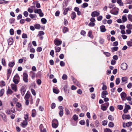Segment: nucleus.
Instances as JSON below:
<instances>
[{"label": "nucleus", "instance_id": "28", "mask_svg": "<svg viewBox=\"0 0 132 132\" xmlns=\"http://www.w3.org/2000/svg\"><path fill=\"white\" fill-rule=\"evenodd\" d=\"M30 95L28 93H27L25 95L24 97V98L25 100H28L30 97Z\"/></svg>", "mask_w": 132, "mask_h": 132}, {"label": "nucleus", "instance_id": "25", "mask_svg": "<svg viewBox=\"0 0 132 132\" xmlns=\"http://www.w3.org/2000/svg\"><path fill=\"white\" fill-rule=\"evenodd\" d=\"M36 110L35 109H33L32 111V116L33 117H35L36 116Z\"/></svg>", "mask_w": 132, "mask_h": 132}, {"label": "nucleus", "instance_id": "46", "mask_svg": "<svg viewBox=\"0 0 132 132\" xmlns=\"http://www.w3.org/2000/svg\"><path fill=\"white\" fill-rule=\"evenodd\" d=\"M120 80L119 78H117L116 81V84L117 85H118L120 83Z\"/></svg>", "mask_w": 132, "mask_h": 132}, {"label": "nucleus", "instance_id": "35", "mask_svg": "<svg viewBox=\"0 0 132 132\" xmlns=\"http://www.w3.org/2000/svg\"><path fill=\"white\" fill-rule=\"evenodd\" d=\"M65 110L66 112V114L67 115H68L70 114V112L68 109L66 108L65 109Z\"/></svg>", "mask_w": 132, "mask_h": 132}, {"label": "nucleus", "instance_id": "11", "mask_svg": "<svg viewBox=\"0 0 132 132\" xmlns=\"http://www.w3.org/2000/svg\"><path fill=\"white\" fill-rule=\"evenodd\" d=\"M11 87L12 89L15 92L17 90L16 86L15 84H12L11 85Z\"/></svg>", "mask_w": 132, "mask_h": 132}, {"label": "nucleus", "instance_id": "24", "mask_svg": "<svg viewBox=\"0 0 132 132\" xmlns=\"http://www.w3.org/2000/svg\"><path fill=\"white\" fill-rule=\"evenodd\" d=\"M15 63L14 62H10L9 63V66L10 67H12L14 65Z\"/></svg>", "mask_w": 132, "mask_h": 132}, {"label": "nucleus", "instance_id": "59", "mask_svg": "<svg viewBox=\"0 0 132 132\" xmlns=\"http://www.w3.org/2000/svg\"><path fill=\"white\" fill-rule=\"evenodd\" d=\"M103 53L107 57H109L110 55V53L108 52H104Z\"/></svg>", "mask_w": 132, "mask_h": 132}, {"label": "nucleus", "instance_id": "47", "mask_svg": "<svg viewBox=\"0 0 132 132\" xmlns=\"http://www.w3.org/2000/svg\"><path fill=\"white\" fill-rule=\"evenodd\" d=\"M63 114V110H60L59 113V114L60 117H62Z\"/></svg>", "mask_w": 132, "mask_h": 132}, {"label": "nucleus", "instance_id": "54", "mask_svg": "<svg viewBox=\"0 0 132 132\" xmlns=\"http://www.w3.org/2000/svg\"><path fill=\"white\" fill-rule=\"evenodd\" d=\"M69 10V9H65L63 12L64 14V15L66 14H67L68 11Z\"/></svg>", "mask_w": 132, "mask_h": 132}, {"label": "nucleus", "instance_id": "15", "mask_svg": "<svg viewBox=\"0 0 132 132\" xmlns=\"http://www.w3.org/2000/svg\"><path fill=\"white\" fill-rule=\"evenodd\" d=\"M27 125V121L23 120V122L21 124V126L24 128Z\"/></svg>", "mask_w": 132, "mask_h": 132}, {"label": "nucleus", "instance_id": "38", "mask_svg": "<svg viewBox=\"0 0 132 132\" xmlns=\"http://www.w3.org/2000/svg\"><path fill=\"white\" fill-rule=\"evenodd\" d=\"M127 28L129 29H132V25L131 24H128L126 26Z\"/></svg>", "mask_w": 132, "mask_h": 132}, {"label": "nucleus", "instance_id": "12", "mask_svg": "<svg viewBox=\"0 0 132 132\" xmlns=\"http://www.w3.org/2000/svg\"><path fill=\"white\" fill-rule=\"evenodd\" d=\"M101 31L102 32H104L106 31L105 26L104 25L101 26L100 27Z\"/></svg>", "mask_w": 132, "mask_h": 132}, {"label": "nucleus", "instance_id": "17", "mask_svg": "<svg viewBox=\"0 0 132 132\" xmlns=\"http://www.w3.org/2000/svg\"><path fill=\"white\" fill-rule=\"evenodd\" d=\"M13 40L12 38H10L8 40V42L9 45H11L13 43Z\"/></svg>", "mask_w": 132, "mask_h": 132}, {"label": "nucleus", "instance_id": "16", "mask_svg": "<svg viewBox=\"0 0 132 132\" xmlns=\"http://www.w3.org/2000/svg\"><path fill=\"white\" fill-rule=\"evenodd\" d=\"M122 117L123 119H129L130 118V116L129 115H123L122 116Z\"/></svg>", "mask_w": 132, "mask_h": 132}, {"label": "nucleus", "instance_id": "34", "mask_svg": "<svg viewBox=\"0 0 132 132\" xmlns=\"http://www.w3.org/2000/svg\"><path fill=\"white\" fill-rule=\"evenodd\" d=\"M76 17V14L75 12H73L71 14V18L72 19H74Z\"/></svg>", "mask_w": 132, "mask_h": 132}, {"label": "nucleus", "instance_id": "27", "mask_svg": "<svg viewBox=\"0 0 132 132\" xmlns=\"http://www.w3.org/2000/svg\"><path fill=\"white\" fill-rule=\"evenodd\" d=\"M2 63L3 65L5 66L6 64L5 61V59L4 58L2 59Z\"/></svg>", "mask_w": 132, "mask_h": 132}, {"label": "nucleus", "instance_id": "61", "mask_svg": "<svg viewBox=\"0 0 132 132\" xmlns=\"http://www.w3.org/2000/svg\"><path fill=\"white\" fill-rule=\"evenodd\" d=\"M60 64L61 66L63 67L65 65V63L63 61H61L60 62Z\"/></svg>", "mask_w": 132, "mask_h": 132}, {"label": "nucleus", "instance_id": "8", "mask_svg": "<svg viewBox=\"0 0 132 132\" xmlns=\"http://www.w3.org/2000/svg\"><path fill=\"white\" fill-rule=\"evenodd\" d=\"M100 15V13L99 12L95 11L92 12L91 14L92 16L93 17L97 16Z\"/></svg>", "mask_w": 132, "mask_h": 132}, {"label": "nucleus", "instance_id": "13", "mask_svg": "<svg viewBox=\"0 0 132 132\" xmlns=\"http://www.w3.org/2000/svg\"><path fill=\"white\" fill-rule=\"evenodd\" d=\"M108 94V93L106 91H103L102 94V97L103 98H105Z\"/></svg>", "mask_w": 132, "mask_h": 132}, {"label": "nucleus", "instance_id": "64", "mask_svg": "<svg viewBox=\"0 0 132 132\" xmlns=\"http://www.w3.org/2000/svg\"><path fill=\"white\" fill-rule=\"evenodd\" d=\"M127 87L129 88H130L132 87V84L130 83H129L127 85Z\"/></svg>", "mask_w": 132, "mask_h": 132}, {"label": "nucleus", "instance_id": "23", "mask_svg": "<svg viewBox=\"0 0 132 132\" xmlns=\"http://www.w3.org/2000/svg\"><path fill=\"white\" fill-rule=\"evenodd\" d=\"M41 21L43 24H45L46 23L47 21L45 18H42L41 20Z\"/></svg>", "mask_w": 132, "mask_h": 132}, {"label": "nucleus", "instance_id": "52", "mask_svg": "<svg viewBox=\"0 0 132 132\" xmlns=\"http://www.w3.org/2000/svg\"><path fill=\"white\" fill-rule=\"evenodd\" d=\"M107 121L105 120L102 122V125L103 126H105L106 125L107 123Z\"/></svg>", "mask_w": 132, "mask_h": 132}, {"label": "nucleus", "instance_id": "63", "mask_svg": "<svg viewBox=\"0 0 132 132\" xmlns=\"http://www.w3.org/2000/svg\"><path fill=\"white\" fill-rule=\"evenodd\" d=\"M42 50V48L40 47H38L37 49V51L38 52H41Z\"/></svg>", "mask_w": 132, "mask_h": 132}, {"label": "nucleus", "instance_id": "53", "mask_svg": "<svg viewBox=\"0 0 132 132\" xmlns=\"http://www.w3.org/2000/svg\"><path fill=\"white\" fill-rule=\"evenodd\" d=\"M126 100H127L129 101H131V100L132 98L130 96L126 97Z\"/></svg>", "mask_w": 132, "mask_h": 132}, {"label": "nucleus", "instance_id": "41", "mask_svg": "<svg viewBox=\"0 0 132 132\" xmlns=\"http://www.w3.org/2000/svg\"><path fill=\"white\" fill-rule=\"evenodd\" d=\"M128 18L129 20L132 22V15L130 14H129L128 16Z\"/></svg>", "mask_w": 132, "mask_h": 132}, {"label": "nucleus", "instance_id": "14", "mask_svg": "<svg viewBox=\"0 0 132 132\" xmlns=\"http://www.w3.org/2000/svg\"><path fill=\"white\" fill-rule=\"evenodd\" d=\"M12 69H10L7 70V78L8 79L10 77V76L11 73L12 72Z\"/></svg>", "mask_w": 132, "mask_h": 132}, {"label": "nucleus", "instance_id": "30", "mask_svg": "<svg viewBox=\"0 0 132 132\" xmlns=\"http://www.w3.org/2000/svg\"><path fill=\"white\" fill-rule=\"evenodd\" d=\"M107 108V107L104 105H101V109L103 111L106 110Z\"/></svg>", "mask_w": 132, "mask_h": 132}, {"label": "nucleus", "instance_id": "33", "mask_svg": "<svg viewBox=\"0 0 132 132\" xmlns=\"http://www.w3.org/2000/svg\"><path fill=\"white\" fill-rule=\"evenodd\" d=\"M9 2V1H5L3 0H0V4L2 3L7 4Z\"/></svg>", "mask_w": 132, "mask_h": 132}, {"label": "nucleus", "instance_id": "7", "mask_svg": "<svg viewBox=\"0 0 132 132\" xmlns=\"http://www.w3.org/2000/svg\"><path fill=\"white\" fill-rule=\"evenodd\" d=\"M127 65L126 63H123L121 64V68L122 69L125 70L127 69Z\"/></svg>", "mask_w": 132, "mask_h": 132}, {"label": "nucleus", "instance_id": "26", "mask_svg": "<svg viewBox=\"0 0 132 132\" xmlns=\"http://www.w3.org/2000/svg\"><path fill=\"white\" fill-rule=\"evenodd\" d=\"M44 34V32L43 31H40L39 32L37 36H40Z\"/></svg>", "mask_w": 132, "mask_h": 132}, {"label": "nucleus", "instance_id": "57", "mask_svg": "<svg viewBox=\"0 0 132 132\" xmlns=\"http://www.w3.org/2000/svg\"><path fill=\"white\" fill-rule=\"evenodd\" d=\"M22 37L23 38H27V36L26 34L24 33L22 35Z\"/></svg>", "mask_w": 132, "mask_h": 132}, {"label": "nucleus", "instance_id": "49", "mask_svg": "<svg viewBox=\"0 0 132 132\" xmlns=\"http://www.w3.org/2000/svg\"><path fill=\"white\" fill-rule=\"evenodd\" d=\"M88 36L90 37L91 38H93V36L92 35V31H89L88 33Z\"/></svg>", "mask_w": 132, "mask_h": 132}, {"label": "nucleus", "instance_id": "20", "mask_svg": "<svg viewBox=\"0 0 132 132\" xmlns=\"http://www.w3.org/2000/svg\"><path fill=\"white\" fill-rule=\"evenodd\" d=\"M122 19L123 22H125L127 21V19L126 15H125L122 16Z\"/></svg>", "mask_w": 132, "mask_h": 132}, {"label": "nucleus", "instance_id": "18", "mask_svg": "<svg viewBox=\"0 0 132 132\" xmlns=\"http://www.w3.org/2000/svg\"><path fill=\"white\" fill-rule=\"evenodd\" d=\"M128 79L126 77H123L122 78V81L123 82H125V83L127 82V80Z\"/></svg>", "mask_w": 132, "mask_h": 132}, {"label": "nucleus", "instance_id": "42", "mask_svg": "<svg viewBox=\"0 0 132 132\" xmlns=\"http://www.w3.org/2000/svg\"><path fill=\"white\" fill-rule=\"evenodd\" d=\"M118 108L120 110H122L123 109V106L121 105H119L117 106Z\"/></svg>", "mask_w": 132, "mask_h": 132}, {"label": "nucleus", "instance_id": "32", "mask_svg": "<svg viewBox=\"0 0 132 132\" xmlns=\"http://www.w3.org/2000/svg\"><path fill=\"white\" fill-rule=\"evenodd\" d=\"M53 91L54 93L56 94H58L59 93V90L58 89L55 88H53Z\"/></svg>", "mask_w": 132, "mask_h": 132}, {"label": "nucleus", "instance_id": "22", "mask_svg": "<svg viewBox=\"0 0 132 132\" xmlns=\"http://www.w3.org/2000/svg\"><path fill=\"white\" fill-rule=\"evenodd\" d=\"M68 31V29L66 27H64L63 28V31L64 33H65L66 32Z\"/></svg>", "mask_w": 132, "mask_h": 132}, {"label": "nucleus", "instance_id": "37", "mask_svg": "<svg viewBox=\"0 0 132 132\" xmlns=\"http://www.w3.org/2000/svg\"><path fill=\"white\" fill-rule=\"evenodd\" d=\"M35 28L37 29H39L40 27V26L39 24H37L34 26Z\"/></svg>", "mask_w": 132, "mask_h": 132}, {"label": "nucleus", "instance_id": "21", "mask_svg": "<svg viewBox=\"0 0 132 132\" xmlns=\"http://www.w3.org/2000/svg\"><path fill=\"white\" fill-rule=\"evenodd\" d=\"M55 52H59L61 49V48L57 46H56L55 47Z\"/></svg>", "mask_w": 132, "mask_h": 132}, {"label": "nucleus", "instance_id": "55", "mask_svg": "<svg viewBox=\"0 0 132 132\" xmlns=\"http://www.w3.org/2000/svg\"><path fill=\"white\" fill-rule=\"evenodd\" d=\"M23 15L25 17H27L28 15V13L27 11H25L24 12Z\"/></svg>", "mask_w": 132, "mask_h": 132}, {"label": "nucleus", "instance_id": "36", "mask_svg": "<svg viewBox=\"0 0 132 132\" xmlns=\"http://www.w3.org/2000/svg\"><path fill=\"white\" fill-rule=\"evenodd\" d=\"M109 7L110 8H116L113 4H110L109 5Z\"/></svg>", "mask_w": 132, "mask_h": 132}, {"label": "nucleus", "instance_id": "6", "mask_svg": "<svg viewBox=\"0 0 132 132\" xmlns=\"http://www.w3.org/2000/svg\"><path fill=\"white\" fill-rule=\"evenodd\" d=\"M23 80L24 81L26 82H28V75L26 73H23Z\"/></svg>", "mask_w": 132, "mask_h": 132}, {"label": "nucleus", "instance_id": "29", "mask_svg": "<svg viewBox=\"0 0 132 132\" xmlns=\"http://www.w3.org/2000/svg\"><path fill=\"white\" fill-rule=\"evenodd\" d=\"M112 52H114V51H117L118 49V47H115L112 48H111Z\"/></svg>", "mask_w": 132, "mask_h": 132}, {"label": "nucleus", "instance_id": "44", "mask_svg": "<svg viewBox=\"0 0 132 132\" xmlns=\"http://www.w3.org/2000/svg\"><path fill=\"white\" fill-rule=\"evenodd\" d=\"M73 118L74 120L76 121L78 119V117L76 114H75L73 116Z\"/></svg>", "mask_w": 132, "mask_h": 132}, {"label": "nucleus", "instance_id": "19", "mask_svg": "<svg viewBox=\"0 0 132 132\" xmlns=\"http://www.w3.org/2000/svg\"><path fill=\"white\" fill-rule=\"evenodd\" d=\"M117 3L119 4L120 6H123V3L122 2L121 0H117Z\"/></svg>", "mask_w": 132, "mask_h": 132}, {"label": "nucleus", "instance_id": "5", "mask_svg": "<svg viewBox=\"0 0 132 132\" xmlns=\"http://www.w3.org/2000/svg\"><path fill=\"white\" fill-rule=\"evenodd\" d=\"M62 41L61 40L55 39L54 41V44L57 46H59L62 43Z\"/></svg>", "mask_w": 132, "mask_h": 132}, {"label": "nucleus", "instance_id": "31", "mask_svg": "<svg viewBox=\"0 0 132 132\" xmlns=\"http://www.w3.org/2000/svg\"><path fill=\"white\" fill-rule=\"evenodd\" d=\"M29 16L32 19H34V20H35L36 19H34L35 18L36 15L35 14H30L29 15Z\"/></svg>", "mask_w": 132, "mask_h": 132}, {"label": "nucleus", "instance_id": "40", "mask_svg": "<svg viewBox=\"0 0 132 132\" xmlns=\"http://www.w3.org/2000/svg\"><path fill=\"white\" fill-rule=\"evenodd\" d=\"M88 4L87 3H84L82 5V8H85L88 6Z\"/></svg>", "mask_w": 132, "mask_h": 132}, {"label": "nucleus", "instance_id": "9", "mask_svg": "<svg viewBox=\"0 0 132 132\" xmlns=\"http://www.w3.org/2000/svg\"><path fill=\"white\" fill-rule=\"evenodd\" d=\"M110 13L114 15H117L118 13V10H116L115 9H112L110 11Z\"/></svg>", "mask_w": 132, "mask_h": 132}, {"label": "nucleus", "instance_id": "45", "mask_svg": "<svg viewBox=\"0 0 132 132\" xmlns=\"http://www.w3.org/2000/svg\"><path fill=\"white\" fill-rule=\"evenodd\" d=\"M28 115H29L28 114H26L24 115V120L27 121V120L28 118Z\"/></svg>", "mask_w": 132, "mask_h": 132}, {"label": "nucleus", "instance_id": "62", "mask_svg": "<svg viewBox=\"0 0 132 132\" xmlns=\"http://www.w3.org/2000/svg\"><path fill=\"white\" fill-rule=\"evenodd\" d=\"M128 45L129 46H132V42L131 41H128L127 43Z\"/></svg>", "mask_w": 132, "mask_h": 132}, {"label": "nucleus", "instance_id": "10", "mask_svg": "<svg viewBox=\"0 0 132 132\" xmlns=\"http://www.w3.org/2000/svg\"><path fill=\"white\" fill-rule=\"evenodd\" d=\"M21 91L22 95L23 96L24 95L26 91L25 88L24 86H22L21 87Z\"/></svg>", "mask_w": 132, "mask_h": 132}, {"label": "nucleus", "instance_id": "60", "mask_svg": "<svg viewBox=\"0 0 132 132\" xmlns=\"http://www.w3.org/2000/svg\"><path fill=\"white\" fill-rule=\"evenodd\" d=\"M108 119L111 120H114V118H113L112 116L111 115H110L108 117Z\"/></svg>", "mask_w": 132, "mask_h": 132}, {"label": "nucleus", "instance_id": "4", "mask_svg": "<svg viewBox=\"0 0 132 132\" xmlns=\"http://www.w3.org/2000/svg\"><path fill=\"white\" fill-rule=\"evenodd\" d=\"M34 12L35 13H38L39 14V15L40 17H42L44 15L43 13L42 12V11L41 9L35 10L34 11Z\"/></svg>", "mask_w": 132, "mask_h": 132}, {"label": "nucleus", "instance_id": "3", "mask_svg": "<svg viewBox=\"0 0 132 132\" xmlns=\"http://www.w3.org/2000/svg\"><path fill=\"white\" fill-rule=\"evenodd\" d=\"M127 95L124 92H122L121 93L120 96L123 101L126 100V98L127 96Z\"/></svg>", "mask_w": 132, "mask_h": 132}, {"label": "nucleus", "instance_id": "50", "mask_svg": "<svg viewBox=\"0 0 132 132\" xmlns=\"http://www.w3.org/2000/svg\"><path fill=\"white\" fill-rule=\"evenodd\" d=\"M105 132H112V131L109 129L106 128L104 129Z\"/></svg>", "mask_w": 132, "mask_h": 132}, {"label": "nucleus", "instance_id": "2", "mask_svg": "<svg viewBox=\"0 0 132 132\" xmlns=\"http://www.w3.org/2000/svg\"><path fill=\"white\" fill-rule=\"evenodd\" d=\"M52 122V125L53 128H56L58 127V121L57 120L55 119L53 120Z\"/></svg>", "mask_w": 132, "mask_h": 132}, {"label": "nucleus", "instance_id": "51", "mask_svg": "<svg viewBox=\"0 0 132 132\" xmlns=\"http://www.w3.org/2000/svg\"><path fill=\"white\" fill-rule=\"evenodd\" d=\"M132 125V123L131 122H128L126 124V126L127 127H129L131 125Z\"/></svg>", "mask_w": 132, "mask_h": 132}, {"label": "nucleus", "instance_id": "1", "mask_svg": "<svg viewBox=\"0 0 132 132\" xmlns=\"http://www.w3.org/2000/svg\"><path fill=\"white\" fill-rule=\"evenodd\" d=\"M20 81V77L17 74H16L14 77L13 81L15 84H17Z\"/></svg>", "mask_w": 132, "mask_h": 132}, {"label": "nucleus", "instance_id": "56", "mask_svg": "<svg viewBox=\"0 0 132 132\" xmlns=\"http://www.w3.org/2000/svg\"><path fill=\"white\" fill-rule=\"evenodd\" d=\"M80 123L81 125H84L85 124V122L84 120H82L80 121Z\"/></svg>", "mask_w": 132, "mask_h": 132}, {"label": "nucleus", "instance_id": "43", "mask_svg": "<svg viewBox=\"0 0 132 132\" xmlns=\"http://www.w3.org/2000/svg\"><path fill=\"white\" fill-rule=\"evenodd\" d=\"M114 126V123L111 122H110L109 124V127H112Z\"/></svg>", "mask_w": 132, "mask_h": 132}, {"label": "nucleus", "instance_id": "58", "mask_svg": "<svg viewBox=\"0 0 132 132\" xmlns=\"http://www.w3.org/2000/svg\"><path fill=\"white\" fill-rule=\"evenodd\" d=\"M95 24L94 23L91 22L89 23V25L90 26L93 27L95 26Z\"/></svg>", "mask_w": 132, "mask_h": 132}, {"label": "nucleus", "instance_id": "48", "mask_svg": "<svg viewBox=\"0 0 132 132\" xmlns=\"http://www.w3.org/2000/svg\"><path fill=\"white\" fill-rule=\"evenodd\" d=\"M67 76L65 74H64L62 77V78L63 80H66L67 79Z\"/></svg>", "mask_w": 132, "mask_h": 132}, {"label": "nucleus", "instance_id": "39", "mask_svg": "<svg viewBox=\"0 0 132 132\" xmlns=\"http://www.w3.org/2000/svg\"><path fill=\"white\" fill-rule=\"evenodd\" d=\"M125 108L128 110L130 109V107L129 105H127L126 103L125 104Z\"/></svg>", "mask_w": 132, "mask_h": 132}]
</instances>
